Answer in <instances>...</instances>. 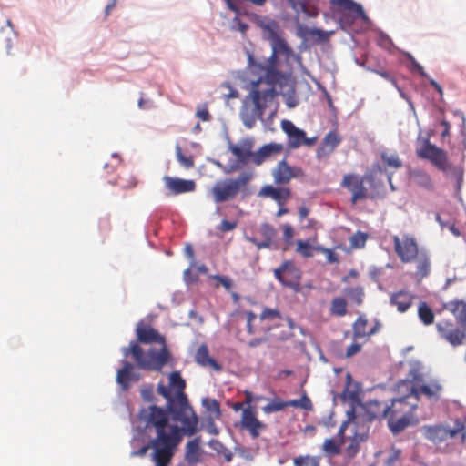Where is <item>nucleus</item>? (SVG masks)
Masks as SVG:
<instances>
[{
    "instance_id": "f704fd0d",
    "label": "nucleus",
    "mask_w": 466,
    "mask_h": 466,
    "mask_svg": "<svg viewBox=\"0 0 466 466\" xmlns=\"http://www.w3.org/2000/svg\"><path fill=\"white\" fill-rule=\"evenodd\" d=\"M380 158L383 162L385 170H398L402 167V161L397 153H389L387 151H382L380 153Z\"/></svg>"
},
{
    "instance_id": "ea45409f",
    "label": "nucleus",
    "mask_w": 466,
    "mask_h": 466,
    "mask_svg": "<svg viewBox=\"0 0 466 466\" xmlns=\"http://www.w3.org/2000/svg\"><path fill=\"white\" fill-rule=\"evenodd\" d=\"M289 407L288 401H282L280 399L276 398L270 400L267 405L262 408V410L266 414L278 412Z\"/></svg>"
},
{
    "instance_id": "13d9d810",
    "label": "nucleus",
    "mask_w": 466,
    "mask_h": 466,
    "mask_svg": "<svg viewBox=\"0 0 466 466\" xmlns=\"http://www.w3.org/2000/svg\"><path fill=\"white\" fill-rule=\"evenodd\" d=\"M379 45L385 48H390L393 45V43L387 35L380 34L379 37Z\"/></svg>"
},
{
    "instance_id": "4d7b16f0",
    "label": "nucleus",
    "mask_w": 466,
    "mask_h": 466,
    "mask_svg": "<svg viewBox=\"0 0 466 466\" xmlns=\"http://www.w3.org/2000/svg\"><path fill=\"white\" fill-rule=\"evenodd\" d=\"M375 73L380 76L383 77L387 81L390 82L393 86L398 88L397 81L395 77L387 71L376 70Z\"/></svg>"
},
{
    "instance_id": "f3484780",
    "label": "nucleus",
    "mask_w": 466,
    "mask_h": 466,
    "mask_svg": "<svg viewBox=\"0 0 466 466\" xmlns=\"http://www.w3.org/2000/svg\"><path fill=\"white\" fill-rule=\"evenodd\" d=\"M357 421L347 420L339 426L336 438L326 439L322 444V451L326 456L335 457L341 452L342 445L345 441L346 429L351 424H357Z\"/></svg>"
},
{
    "instance_id": "e433bc0d",
    "label": "nucleus",
    "mask_w": 466,
    "mask_h": 466,
    "mask_svg": "<svg viewBox=\"0 0 466 466\" xmlns=\"http://www.w3.org/2000/svg\"><path fill=\"white\" fill-rule=\"evenodd\" d=\"M414 262L417 263V274L420 278L426 277L431 269V262L427 255L420 252L418 255V258Z\"/></svg>"
},
{
    "instance_id": "423d86ee",
    "label": "nucleus",
    "mask_w": 466,
    "mask_h": 466,
    "mask_svg": "<svg viewBox=\"0 0 466 466\" xmlns=\"http://www.w3.org/2000/svg\"><path fill=\"white\" fill-rule=\"evenodd\" d=\"M443 309L451 312L456 319L458 327L449 320H442L436 324L440 337L451 345H461L466 337V302L453 299L443 303Z\"/></svg>"
},
{
    "instance_id": "2eb2a0df",
    "label": "nucleus",
    "mask_w": 466,
    "mask_h": 466,
    "mask_svg": "<svg viewBox=\"0 0 466 466\" xmlns=\"http://www.w3.org/2000/svg\"><path fill=\"white\" fill-rule=\"evenodd\" d=\"M340 186L351 192L350 201L352 204L368 198V189L364 186V178L357 174L344 175Z\"/></svg>"
},
{
    "instance_id": "c756f323",
    "label": "nucleus",
    "mask_w": 466,
    "mask_h": 466,
    "mask_svg": "<svg viewBox=\"0 0 466 466\" xmlns=\"http://www.w3.org/2000/svg\"><path fill=\"white\" fill-rule=\"evenodd\" d=\"M185 460L190 464H196L201 460L200 438L189 441L185 447Z\"/></svg>"
},
{
    "instance_id": "69168bd1",
    "label": "nucleus",
    "mask_w": 466,
    "mask_h": 466,
    "mask_svg": "<svg viewBox=\"0 0 466 466\" xmlns=\"http://www.w3.org/2000/svg\"><path fill=\"white\" fill-rule=\"evenodd\" d=\"M266 339H251L249 342H248V346L250 348H255L258 345H260L261 343L265 342Z\"/></svg>"
},
{
    "instance_id": "aec40b11",
    "label": "nucleus",
    "mask_w": 466,
    "mask_h": 466,
    "mask_svg": "<svg viewBox=\"0 0 466 466\" xmlns=\"http://www.w3.org/2000/svg\"><path fill=\"white\" fill-rule=\"evenodd\" d=\"M416 299V295L407 290H399L390 295V304L397 308L400 313L408 311Z\"/></svg>"
},
{
    "instance_id": "5fc2aeb1",
    "label": "nucleus",
    "mask_w": 466,
    "mask_h": 466,
    "mask_svg": "<svg viewBox=\"0 0 466 466\" xmlns=\"http://www.w3.org/2000/svg\"><path fill=\"white\" fill-rule=\"evenodd\" d=\"M247 314V330L248 334H254L253 321L257 319V315L252 311L246 312Z\"/></svg>"
},
{
    "instance_id": "2f4dec72",
    "label": "nucleus",
    "mask_w": 466,
    "mask_h": 466,
    "mask_svg": "<svg viewBox=\"0 0 466 466\" xmlns=\"http://www.w3.org/2000/svg\"><path fill=\"white\" fill-rule=\"evenodd\" d=\"M318 240V236L315 234L312 238H309L307 240H297V248L296 252L302 256L303 258H309L314 256V251H316L317 246L315 244Z\"/></svg>"
},
{
    "instance_id": "6ab92c4d",
    "label": "nucleus",
    "mask_w": 466,
    "mask_h": 466,
    "mask_svg": "<svg viewBox=\"0 0 466 466\" xmlns=\"http://www.w3.org/2000/svg\"><path fill=\"white\" fill-rule=\"evenodd\" d=\"M301 173L300 168L290 167L286 160L279 161L272 171L276 184H287L291 178L299 177Z\"/></svg>"
},
{
    "instance_id": "774afa93",
    "label": "nucleus",
    "mask_w": 466,
    "mask_h": 466,
    "mask_svg": "<svg viewBox=\"0 0 466 466\" xmlns=\"http://www.w3.org/2000/svg\"><path fill=\"white\" fill-rule=\"evenodd\" d=\"M318 222L314 219H309L307 224L304 226L305 228L314 229L317 228Z\"/></svg>"
},
{
    "instance_id": "a211bd4d",
    "label": "nucleus",
    "mask_w": 466,
    "mask_h": 466,
    "mask_svg": "<svg viewBox=\"0 0 466 466\" xmlns=\"http://www.w3.org/2000/svg\"><path fill=\"white\" fill-rule=\"evenodd\" d=\"M163 182L167 190V195L168 196L193 192L196 188V183L191 179H182L179 177L165 176L163 177Z\"/></svg>"
},
{
    "instance_id": "37998d69",
    "label": "nucleus",
    "mask_w": 466,
    "mask_h": 466,
    "mask_svg": "<svg viewBox=\"0 0 466 466\" xmlns=\"http://www.w3.org/2000/svg\"><path fill=\"white\" fill-rule=\"evenodd\" d=\"M231 151L240 161L245 163L248 161L252 162V154L254 152L238 147H232Z\"/></svg>"
},
{
    "instance_id": "6e6552de",
    "label": "nucleus",
    "mask_w": 466,
    "mask_h": 466,
    "mask_svg": "<svg viewBox=\"0 0 466 466\" xmlns=\"http://www.w3.org/2000/svg\"><path fill=\"white\" fill-rule=\"evenodd\" d=\"M251 179L252 175L244 172L237 178L218 181L211 189L214 201L216 203H222L234 199L241 190L246 189L247 185Z\"/></svg>"
},
{
    "instance_id": "0eeeda50",
    "label": "nucleus",
    "mask_w": 466,
    "mask_h": 466,
    "mask_svg": "<svg viewBox=\"0 0 466 466\" xmlns=\"http://www.w3.org/2000/svg\"><path fill=\"white\" fill-rule=\"evenodd\" d=\"M416 155L421 159L430 161L437 169L442 171L447 176H451L456 179L458 190L461 188L463 180V172L461 167L453 166L448 157L445 150L432 144L429 138L419 141L416 148Z\"/></svg>"
},
{
    "instance_id": "864d4df0",
    "label": "nucleus",
    "mask_w": 466,
    "mask_h": 466,
    "mask_svg": "<svg viewBox=\"0 0 466 466\" xmlns=\"http://www.w3.org/2000/svg\"><path fill=\"white\" fill-rule=\"evenodd\" d=\"M400 450H392L385 461L386 466H393L400 460Z\"/></svg>"
},
{
    "instance_id": "a19ab883",
    "label": "nucleus",
    "mask_w": 466,
    "mask_h": 466,
    "mask_svg": "<svg viewBox=\"0 0 466 466\" xmlns=\"http://www.w3.org/2000/svg\"><path fill=\"white\" fill-rule=\"evenodd\" d=\"M288 404L289 407L300 408L305 410H313V404L306 393H304L299 400H289Z\"/></svg>"
},
{
    "instance_id": "5701e85b",
    "label": "nucleus",
    "mask_w": 466,
    "mask_h": 466,
    "mask_svg": "<svg viewBox=\"0 0 466 466\" xmlns=\"http://www.w3.org/2000/svg\"><path fill=\"white\" fill-rule=\"evenodd\" d=\"M297 15L302 13L307 17H317L319 0H287Z\"/></svg>"
},
{
    "instance_id": "de8ad7c7",
    "label": "nucleus",
    "mask_w": 466,
    "mask_h": 466,
    "mask_svg": "<svg viewBox=\"0 0 466 466\" xmlns=\"http://www.w3.org/2000/svg\"><path fill=\"white\" fill-rule=\"evenodd\" d=\"M405 56L408 58V60L411 64V70L416 71L419 73L421 76L428 78V75L424 71V68L415 60L413 56L410 53H406Z\"/></svg>"
},
{
    "instance_id": "7c9ffc66",
    "label": "nucleus",
    "mask_w": 466,
    "mask_h": 466,
    "mask_svg": "<svg viewBox=\"0 0 466 466\" xmlns=\"http://www.w3.org/2000/svg\"><path fill=\"white\" fill-rule=\"evenodd\" d=\"M410 179L419 187L426 190H433L434 185L431 177L422 169H414L410 173Z\"/></svg>"
},
{
    "instance_id": "09e8293b",
    "label": "nucleus",
    "mask_w": 466,
    "mask_h": 466,
    "mask_svg": "<svg viewBox=\"0 0 466 466\" xmlns=\"http://www.w3.org/2000/svg\"><path fill=\"white\" fill-rule=\"evenodd\" d=\"M309 35L312 38H317L319 41L324 42L329 39L330 33L321 29L313 28L309 31Z\"/></svg>"
},
{
    "instance_id": "3c124183",
    "label": "nucleus",
    "mask_w": 466,
    "mask_h": 466,
    "mask_svg": "<svg viewBox=\"0 0 466 466\" xmlns=\"http://www.w3.org/2000/svg\"><path fill=\"white\" fill-rule=\"evenodd\" d=\"M283 229V239L287 245H290L292 243V239L294 238V229L289 224H284L282 226Z\"/></svg>"
},
{
    "instance_id": "393cba45",
    "label": "nucleus",
    "mask_w": 466,
    "mask_h": 466,
    "mask_svg": "<svg viewBox=\"0 0 466 466\" xmlns=\"http://www.w3.org/2000/svg\"><path fill=\"white\" fill-rule=\"evenodd\" d=\"M340 142L341 137L336 131L329 132L323 139L322 146L317 150V157L320 158L330 155Z\"/></svg>"
},
{
    "instance_id": "4be33fe9",
    "label": "nucleus",
    "mask_w": 466,
    "mask_h": 466,
    "mask_svg": "<svg viewBox=\"0 0 466 466\" xmlns=\"http://www.w3.org/2000/svg\"><path fill=\"white\" fill-rule=\"evenodd\" d=\"M169 383L166 386L170 390L171 400H184L187 398L185 393L186 381L179 371H172L168 376Z\"/></svg>"
},
{
    "instance_id": "9d476101",
    "label": "nucleus",
    "mask_w": 466,
    "mask_h": 466,
    "mask_svg": "<svg viewBox=\"0 0 466 466\" xmlns=\"http://www.w3.org/2000/svg\"><path fill=\"white\" fill-rule=\"evenodd\" d=\"M423 436L430 441L438 444L449 438H454L458 434H461V440L464 441L466 438L465 426L463 422L457 420L455 422V428L450 429L443 425H425L421 428Z\"/></svg>"
},
{
    "instance_id": "052dcab7",
    "label": "nucleus",
    "mask_w": 466,
    "mask_h": 466,
    "mask_svg": "<svg viewBox=\"0 0 466 466\" xmlns=\"http://www.w3.org/2000/svg\"><path fill=\"white\" fill-rule=\"evenodd\" d=\"M208 409L217 416L220 415L219 403L216 400L208 401Z\"/></svg>"
},
{
    "instance_id": "7ed1b4c3",
    "label": "nucleus",
    "mask_w": 466,
    "mask_h": 466,
    "mask_svg": "<svg viewBox=\"0 0 466 466\" xmlns=\"http://www.w3.org/2000/svg\"><path fill=\"white\" fill-rule=\"evenodd\" d=\"M136 333L137 341H131L123 350L124 355L130 353L140 369L161 370L170 357L164 336L144 323L137 325Z\"/></svg>"
},
{
    "instance_id": "9b49d317",
    "label": "nucleus",
    "mask_w": 466,
    "mask_h": 466,
    "mask_svg": "<svg viewBox=\"0 0 466 466\" xmlns=\"http://www.w3.org/2000/svg\"><path fill=\"white\" fill-rule=\"evenodd\" d=\"M394 251L402 263L414 262L420 253L419 245L414 236L403 234L401 237H392Z\"/></svg>"
},
{
    "instance_id": "58836bf2",
    "label": "nucleus",
    "mask_w": 466,
    "mask_h": 466,
    "mask_svg": "<svg viewBox=\"0 0 466 466\" xmlns=\"http://www.w3.org/2000/svg\"><path fill=\"white\" fill-rule=\"evenodd\" d=\"M294 466H320V458L311 455H299L293 460Z\"/></svg>"
},
{
    "instance_id": "8fccbe9b",
    "label": "nucleus",
    "mask_w": 466,
    "mask_h": 466,
    "mask_svg": "<svg viewBox=\"0 0 466 466\" xmlns=\"http://www.w3.org/2000/svg\"><path fill=\"white\" fill-rule=\"evenodd\" d=\"M244 395H245V404L247 405V407H253L251 405V403L253 401H261V400H265L266 398L262 395H254L251 391L249 390H245L244 391Z\"/></svg>"
},
{
    "instance_id": "e2e57ef3",
    "label": "nucleus",
    "mask_w": 466,
    "mask_h": 466,
    "mask_svg": "<svg viewBox=\"0 0 466 466\" xmlns=\"http://www.w3.org/2000/svg\"><path fill=\"white\" fill-rule=\"evenodd\" d=\"M309 213V209L307 207H305V206L299 207L298 209L299 219L300 221H302L304 218H306L308 217Z\"/></svg>"
},
{
    "instance_id": "a18cd8bd",
    "label": "nucleus",
    "mask_w": 466,
    "mask_h": 466,
    "mask_svg": "<svg viewBox=\"0 0 466 466\" xmlns=\"http://www.w3.org/2000/svg\"><path fill=\"white\" fill-rule=\"evenodd\" d=\"M316 251L324 254L329 263L333 264L339 262L338 254H336L331 248L318 245Z\"/></svg>"
},
{
    "instance_id": "a878e982",
    "label": "nucleus",
    "mask_w": 466,
    "mask_h": 466,
    "mask_svg": "<svg viewBox=\"0 0 466 466\" xmlns=\"http://www.w3.org/2000/svg\"><path fill=\"white\" fill-rule=\"evenodd\" d=\"M195 361L202 367H209L216 371H220L222 370V366L215 359L209 356L208 348L205 343L198 347L195 354Z\"/></svg>"
},
{
    "instance_id": "c85d7f7f",
    "label": "nucleus",
    "mask_w": 466,
    "mask_h": 466,
    "mask_svg": "<svg viewBox=\"0 0 466 466\" xmlns=\"http://www.w3.org/2000/svg\"><path fill=\"white\" fill-rule=\"evenodd\" d=\"M368 319L364 316H359L352 324L353 339H364L377 332L378 327L374 326L370 330L367 329Z\"/></svg>"
},
{
    "instance_id": "cd10ccee",
    "label": "nucleus",
    "mask_w": 466,
    "mask_h": 466,
    "mask_svg": "<svg viewBox=\"0 0 466 466\" xmlns=\"http://www.w3.org/2000/svg\"><path fill=\"white\" fill-rule=\"evenodd\" d=\"M261 197L270 198L282 206L290 198L289 188H276L272 186H265L259 192Z\"/></svg>"
},
{
    "instance_id": "72a5a7b5",
    "label": "nucleus",
    "mask_w": 466,
    "mask_h": 466,
    "mask_svg": "<svg viewBox=\"0 0 466 466\" xmlns=\"http://www.w3.org/2000/svg\"><path fill=\"white\" fill-rule=\"evenodd\" d=\"M368 437V430H363L361 432H355L352 436L350 443L346 447L345 453L349 458H353L360 450L359 442L363 441Z\"/></svg>"
},
{
    "instance_id": "1a4fd4ad",
    "label": "nucleus",
    "mask_w": 466,
    "mask_h": 466,
    "mask_svg": "<svg viewBox=\"0 0 466 466\" xmlns=\"http://www.w3.org/2000/svg\"><path fill=\"white\" fill-rule=\"evenodd\" d=\"M330 5L343 28L350 27L357 19H369L362 5L353 0H330Z\"/></svg>"
},
{
    "instance_id": "473e14b6",
    "label": "nucleus",
    "mask_w": 466,
    "mask_h": 466,
    "mask_svg": "<svg viewBox=\"0 0 466 466\" xmlns=\"http://www.w3.org/2000/svg\"><path fill=\"white\" fill-rule=\"evenodd\" d=\"M418 318L425 326H431L434 323L435 314L432 309L426 301H420L417 310Z\"/></svg>"
},
{
    "instance_id": "c03bdc74",
    "label": "nucleus",
    "mask_w": 466,
    "mask_h": 466,
    "mask_svg": "<svg viewBox=\"0 0 466 466\" xmlns=\"http://www.w3.org/2000/svg\"><path fill=\"white\" fill-rule=\"evenodd\" d=\"M176 155L178 162L186 168H190L194 166V160L192 157H187L183 154L181 147L177 145Z\"/></svg>"
},
{
    "instance_id": "412c9836",
    "label": "nucleus",
    "mask_w": 466,
    "mask_h": 466,
    "mask_svg": "<svg viewBox=\"0 0 466 466\" xmlns=\"http://www.w3.org/2000/svg\"><path fill=\"white\" fill-rule=\"evenodd\" d=\"M283 145L279 143H269L262 146L258 151L252 154V163L259 166L271 157L279 155L283 151Z\"/></svg>"
},
{
    "instance_id": "f8f14e48",
    "label": "nucleus",
    "mask_w": 466,
    "mask_h": 466,
    "mask_svg": "<svg viewBox=\"0 0 466 466\" xmlns=\"http://www.w3.org/2000/svg\"><path fill=\"white\" fill-rule=\"evenodd\" d=\"M274 276L283 286L291 289L294 292L301 291V271L292 261L287 260L275 268Z\"/></svg>"
},
{
    "instance_id": "f257e3e1",
    "label": "nucleus",
    "mask_w": 466,
    "mask_h": 466,
    "mask_svg": "<svg viewBox=\"0 0 466 466\" xmlns=\"http://www.w3.org/2000/svg\"><path fill=\"white\" fill-rule=\"evenodd\" d=\"M261 28L269 41L272 53L264 62L252 63V70L258 78L251 82L250 97L257 110L266 108L268 101L276 95L275 87H283L288 84L292 74L289 66L291 60L298 56L278 31V25L271 21L262 24Z\"/></svg>"
},
{
    "instance_id": "49530a36",
    "label": "nucleus",
    "mask_w": 466,
    "mask_h": 466,
    "mask_svg": "<svg viewBox=\"0 0 466 466\" xmlns=\"http://www.w3.org/2000/svg\"><path fill=\"white\" fill-rule=\"evenodd\" d=\"M260 320H274L281 319L280 312L278 309L265 308L259 316Z\"/></svg>"
},
{
    "instance_id": "39448f33",
    "label": "nucleus",
    "mask_w": 466,
    "mask_h": 466,
    "mask_svg": "<svg viewBox=\"0 0 466 466\" xmlns=\"http://www.w3.org/2000/svg\"><path fill=\"white\" fill-rule=\"evenodd\" d=\"M413 398L410 392L403 397L393 399L391 405L381 407V403L374 400L370 401L368 410L370 420L385 418L388 420V426L394 433H399L410 425L413 412L417 408V402H410Z\"/></svg>"
},
{
    "instance_id": "dca6fc26",
    "label": "nucleus",
    "mask_w": 466,
    "mask_h": 466,
    "mask_svg": "<svg viewBox=\"0 0 466 466\" xmlns=\"http://www.w3.org/2000/svg\"><path fill=\"white\" fill-rule=\"evenodd\" d=\"M240 427L247 430L253 439L259 437L267 426L257 418L256 407H246L241 414Z\"/></svg>"
},
{
    "instance_id": "b1692460",
    "label": "nucleus",
    "mask_w": 466,
    "mask_h": 466,
    "mask_svg": "<svg viewBox=\"0 0 466 466\" xmlns=\"http://www.w3.org/2000/svg\"><path fill=\"white\" fill-rule=\"evenodd\" d=\"M259 233L263 237V240L261 241L258 240L254 237H246V239L254 244L258 249L269 248L276 235V230L269 224L264 223L259 228Z\"/></svg>"
},
{
    "instance_id": "6e6d98bb",
    "label": "nucleus",
    "mask_w": 466,
    "mask_h": 466,
    "mask_svg": "<svg viewBox=\"0 0 466 466\" xmlns=\"http://www.w3.org/2000/svg\"><path fill=\"white\" fill-rule=\"evenodd\" d=\"M361 350V345L359 343L350 344L346 350V357L350 358Z\"/></svg>"
},
{
    "instance_id": "603ef678",
    "label": "nucleus",
    "mask_w": 466,
    "mask_h": 466,
    "mask_svg": "<svg viewBox=\"0 0 466 466\" xmlns=\"http://www.w3.org/2000/svg\"><path fill=\"white\" fill-rule=\"evenodd\" d=\"M238 223L236 221H228L227 219H223L218 228L219 231L225 233L235 229Z\"/></svg>"
},
{
    "instance_id": "338daca9",
    "label": "nucleus",
    "mask_w": 466,
    "mask_h": 466,
    "mask_svg": "<svg viewBox=\"0 0 466 466\" xmlns=\"http://www.w3.org/2000/svg\"><path fill=\"white\" fill-rule=\"evenodd\" d=\"M116 0H110L107 5L106 6V15H108L111 12V10L116 6Z\"/></svg>"
},
{
    "instance_id": "79ce46f5",
    "label": "nucleus",
    "mask_w": 466,
    "mask_h": 466,
    "mask_svg": "<svg viewBox=\"0 0 466 466\" xmlns=\"http://www.w3.org/2000/svg\"><path fill=\"white\" fill-rule=\"evenodd\" d=\"M367 239V233L362 231H357L350 238V247L353 248H362L365 247Z\"/></svg>"
},
{
    "instance_id": "4468645a",
    "label": "nucleus",
    "mask_w": 466,
    "mask_h": 466,
    "mask_svg": "<svg viewBox=\"0 0 466 466\" xmlns=\"http://www.w3.org/2000/svg\"><path fill=\"white\" fill-rule=\"evenodd\" d=\"M281 127L288 136V146L295 149L301 146L312 147L317 142V137H307L305 131L297 127L291 121L283 120Z\"/></svg>"
},
{
    "instance_id": "bb28decb",
    "label": "nucleus",
    "mask_w": 466,
    "mask_h": 466,
    "mask_svg": "<svg viewBox=\"0 0 466 466\" xmlns=\"http://www.w3.org/2000/svg\"><path fill=\"white\" fill-rule=\"evenodd\" d=\"M134 366L128 361H125L123 367L118 370L116 374V382L121 386L122 390H127L130 387L132 380H138L139 377L133 373Z\"/></svg>"
},
{
    "instance_id": "ddd939ff",
    "label": "nucleus",
    "mask_w": 466,
    "mask_h": 466,
    "mask_svg": "<svg viewBox=\"0 0 466 466\" xmlns=\"http://www.w3.org/2000/svg\"><path fill=\"white\" fill-rule=\"evenodd\" d=\"M420 381H422L421 379L414 378L413 385L409 388L415 401L417 402L421 395L429 400H439L442 391V385L440 380L432 379L423 383H420Z\"/></svg>"
},
{
    "instance_id": "4c0bfd02",
    "label": "nucleus",
    "mask_w": 466,
    "mask_h": 466,
    "mask_svg": "<svg viewBox=\"0 0 466 466\" xmlns=\"http://www.w3.org/2000/svg\"><path fill=\"white\" fill-rule=\"evenodd\" d=\"M345 295L352 301L354 304L360 306L363 303L364 299V290L361 287H352L347 288L344 290Z\"/></svg>"
},
{
    "instance_id": "680f3d73",
    "label": "nucleus",
    "mask_w": 466,
    "mask_h": 466,
    "mask_svg": "<svg viewBox=\"0 0 466 466\" xmlns=\"http://www.w3.org/2000/svg\"><path fill=\"white\" fill-rule=\"evenodd\" d=\"M218 280L219 281V283L226 289H231V286H232V281L230 279L227 278V277H220L218 276Z\"/></svg>"
},
{
    "instance_id": "f03ea898",
    "label": "nucleus",
    "mask_w": 466,
    "mask_h": 466,
    "mask_svg": "<svg viewBox=\"0 0 466 466\" xmlns=\"http://www.w3.org/2000/svg\"><path fill=\"white\" fill-rule=\"evenodd\" d=\"M157 392L167 400L166 409L156 405L141 409L145 412L144 420L170 437L177 449L184 435L193 436L199 431L198 418L187 398L171 400L170 390L163 383L157 385Z\"/></svg>"
},
{
    "instance_id": "0e129e2a",
    "label": "nucleus",
    "mask_w": 466,
    "mask_h": 466,
    "mask_svg": "<svg viewBox=\"0 0 466 466\" xmlns=\"http://www.w3.org/2000/svg\"><path fill=\"white\" fill-rule=\"evenodd\" d=\"M430 85L441 96L443 94L442 87L433 79H430Z\"/></svg>"
},
{
    "instance_id": "bf43d9fd",
    "label": "nucleus",
    "mask_w": 466,
    "mask_h": 466,
    "mask_svg": "<svg viewBox=\"0 0 466 466\" xmlns=\"http://www.w3.org/2000/svg\"><path fill=\"white\" fill-rule=\"evenodd\" d=\"M196 115L202 121H208L210 118V114L207 107L198 108Z\"/></svg>"
},
{
    "instance_id": "c9c22d12",
    "label": "nucleus",
    "mask_w": 466,
    "mask_h": 466,
    "mask_svg": "<svg viewBox=\"0 0 466 466\" xmlns=\"http://www.w3.org/2000/svg\"><path fill=\"white\" fill-rule=\"evenodd\" d=\"M329 312L332 316H345L347 314L346 299L342 297H335L330 302Z\"/></svg>"
},
{
    "instance_id": "20e7f679",
    "label": "nucleus",
    "mask_w": 466,
    "mask_h": 466,
    "mask_svg": "<svg viewBox=\"0 0 466 466\" xmlns=\"http://www.w3.org/2000/svg\"><path fill=\"white\" fill-rule=\"evenodd\" d=\"M145 412L140 410L136 422L135 435L131 441L132 445L140 437H148L147 443L144 444L140 449L132 451L131 457H144L148 450H152L150 453V461L154 466H170L177 449L173 446L170 437L166 436L157 428L152 427L151 423L144 420Z\"/></svg>"
}]
</instances>
